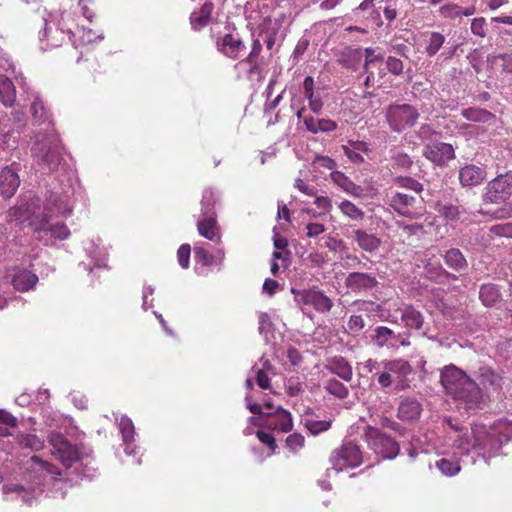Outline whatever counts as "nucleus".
I'll return each instance as SVG.
<instances>
[{
	"label": "nucleus",
	"instance_id": "1",
	"mask_svg": "<svg viewBox=\"0 0 512 512\" xmlns=\"http://www.w3.org/2000/svg\"><path fill=\"white\" fill-rule=\"evenodd\" d=\"M511 438L512 422L499 419L489 427L482 424H475L472 428V439L460 437L455 443L460 449L469 451V449L472 448L483 457L491 458L495 456L502 448V445Z\"/></svg>",
	"mask_w": 512,
	"mask_h": 512
},
{
	"label": "nucleus",
	"instance_id": "2",
	"mask_svg": "<svg viewBox=\"0 0 512 512\" xmlns=\"http://www.w3.org/2000/svg\"><path fill=\"white\" fill-rule=\"evenodd\" d=\"M440 382L447 394L463 401L469 409L479 407L483 402L482 391L477 382L455 365L442 369Z\"/></svg>",
	"mask_w": 512,
	"mask_h": 512
},
{
	"label": "nucleus",
	"instance_id": "3",
	"mask_svg": "<svg viewBox=\"0 0 512 512\" xmlns=\"http://www.w3.org/2000/svg\"><path fill=\"white\" fill-rule=\"evenodd\" d=\"M393 184L399 188L412 191L416 195H420L423 191V185L408 176L394 178ZM389 205L396 213L410 219H419L425 212L423 198L414 196L406 191H391Z\"/></svg>",
	"mask_w": 512,
	"mask_h": 512
},
{
	"label": "nucleus",
	"instance_id": "4",
	"mask_svg": "<svg viewBox=\"0 0 512 512\" xmlns=\"http://www.w3.org/2000/svg\"><path fill=\"white\" fill-rule=\"evenodd\" d=\"M31 152L39 165L50 170L56 169L61 161L60 147L52 132L37 135L31 147Z\"/></svg>",
	"mask_w": 512,
	"mask_h": 512
},
{
	"label": "nucleus",
	"instance_id": "5",
	"mask_svg": "<svg viewBox=\"0 0 512 512\" xmlns=\"http://www.w3.org/2000/svg\"><path fill=\"white\" fill-rule=\"evenodd\" d=\"M41 30L38 33L40 48L43 51L61 47L73 35L65 19H42Z\"/></svg>",
	"mask_w": 512,
	"mask_h": 512
},
{
	"label": "nucleus",
	"instance_id": "6",
	"mask_svg": "<svg viewBox=\"0 0 512 512\" xmlns=\"http://www.w3.org/2000/svg\"><path fill=\"white\" fill-rule=\"evenodd\" d=\"M420 114L411 104H391L386 108L385 118L394 132H402L416 124Z\"/></svg>",
	"mask_w": 512,
	"mask_h": 512
},
{
	"label": "nucleus",
	"instance_id": "7",
	"mask_svg": "<svg viewBox=\"0 0 512 512\" xmlns=\"http://www.w3.org/2000/svg\"><path fill=\"white\" fill-rule=\"evenodd\" d=\"M364 436L369 447L383 459H394L400 452L399 444L375 427L367 426Z\"/></svg>",
	"mask_w": 512,
	"mask_h": 512
},
{
	"label": "nucleus",
	"instance_id": "8",
	"mask_svg": "<svg viewBox=\"0 0 512 512\" xmlns=\"http://www.w3.org/2000/svg\"><path fill=\"white\" fill-rule=\"evenodd\" d=\"M330 463L337 472L355 468L362 463V453L357 445L347 442L332 451Z\"/></svg>",
	"mask_w": 512,
	"mask_h": 512
},
{
	"label": "nucleus",
	"instance_id": "9",
	"mask_svg": "<svg viewBox=\"0 0 512 512\" xmlns=\"http://www.w3.org/2000/svg\"><path fill=\"white\" fill-rule=\"evenodd\" d=\"M485 198L495 204L503 203L512 196V171L498 175L485 188Z\"/></svg>",
	"mask_w": 512,
	"mask_h": 512
},
{
	"label": "nucleus",
	"instance_id": "10",
	"mask_svg": "<svg viewBox=\"0 0 512 512\" xmlns=\"http://www.w3.org/2000/svg\"><path fill=\"white\" fill-rule=\"evenodd\" d=\"M292 293L299 304L312 306L319 313L329 312L333 307L332 300L317 287L299 291L292 289Z\"/></svg>",
	"mask_w": 512,
	"mask_h": 512
},
{
	"label": "nucleus",
	"instance_id": "11",
	"mask_svg": "<svg viewBox=\"0 0 512 512\" xmlns=\"http://www.w3.org/2000/svg\"><path fill=\"white\" fill-rule=\"evenodd\" d=\"M477 385L482 391V395H498L503 386V376L500 372L489 366H481L476 374Z\"/></svg>",
	"mask_w": 512,
	"mask_h": 512
},
{
	"label": "nucleus",
	"instance_id": "12",
	"mask_svg": "<svg viewBox=\"0 0 512 512\" xmlns=\"http://www.w3.org/2000/svg\"><path fill=\"white\" fill-rule=\"evenodd\" d=\"M36 238L44 245L54 244V240H65L70 236L68 227L63 223L48 225V218L44 216L39 227L35 228Z\"/></svg>",
	"mask_w": 512,
	"mask_h": 512
},
{
	"label": "nucleus",
	"instance_id": "13",
	"mask_svg": "<svg viewBox=\"0 0 512 512\" xmlns=\"http://www.w3.org/2000/svg\"><path fill=\"white\" fill-rule=\"evenodd\" d=\"M206 199V196H204V199L202 200V210L204 211V217L198 220L197 230L202 237L218 244L221 242V231L217 224L215 214L210 213L208 210Z\"/></svg>",
	"mask_w": 512,
	"mask_h": 512
},
{
	"label": "nucleus",
	"instance_id": "14",
	"mask_svg": "<svg viewBox=\"0 0 512 512\" xmlns=\"http://www.w3.org/2000/svg\"><path fill=\"white\" fill-rule=\"evenodd\" d=\"M383 368L391 373L397 390L409 388L410 384L407 377L412 373L413 369L408 361L404 359L385 361Z\"/></svg>",
	"mask_w": 512,
	"mask_h": 512
},
{
	"label": "nucleus",
	"instance_id": "15",
	"mask_svg": "<svg viewBox=\"0 0 512 512\" xmlns=\"http://www.w3.org/2000/svg\"><path fill=\"white\" fill-rule=\"evenodd\" d=\"M423 156L438 166H444L454 158V148L451 144L431 142L425 145Z\"/></svg>",
	"mask_w": 512,
	"mask_h": 512
},
{
	"label": "nucleus",
	"instance_id": "16",
	"mask_svg": "<svg viewBox=\"0 0 512 512\" xmlns=\"http://www.w3.org/2000/svg\"><path fill=\"white\" fill-rule=\"evenodd\" d=\"M365 63H364V71L367 74L365 79V86L369 87L370 85H374V83L380 80L383 76L382 73V65L384 62V58L381 54L376 53L373 48L365 49Z\"/></svg>",
	"mask_w": 512,
	"mask_h": 512
},
{
	"label": "nucleus",
	"instance_id": "17",
	"mask_svg": "<svg viewBox=\"0 0 512 512\" xmlns=\"http://www.w3.org/2000/svg\"><path fill=\"white\" fill-rule=\"evenodd\" d=\"M216 48L225 57L236 60L244 50L245 45L238 36L227 33L216 40Z\"/></svg>",
	"mask_w": 512,
	"mask_h": 512
},
{
	"label": "nucleus",
	"instance_id": "18",
	"mask_svg": "<svg viewBox=\"0 0 512 512\" xmlns=\"http://www.w3.org/2000/svg\"><path fill=\"white\" fill-rule=\"evenodd\" d=\"M268 420L265 426L269 429L288 433L293 429V419L291 413L282 407H278L274 412H267Z\"/></svg>",
	"mask_w": 512,
	"mask_h": 512
},
{
	"label": "nucleus",
	"instance_id": "19",
	"mask_svg": "<svg viewBox=\"0 0 512 512\" xmlns=\"http://www.w3.org/2000/svg\"><path fill=\"white\" fill-rule=\"evenodd\" d=\"M20 185V178L13 165L4 167L0 172V194L11 198Z\"/></svg>",
	"mask_w": 512,
	"mask_h": 512
},
{
	"label": "nucleus",
	"instance_id": "20",
	"mask_svg": "<svg viewBox=\"0 0 512 512\" xmlns=\"http://www.w3.org/2000/svg\"><path fill=\"white\" fill-rule=\"evenodd\" d=\"M486 178V171L474 164H467L459 170V181L463 187L480 185Z\"/></svg>",
	"mask_w": 512,
	"mask_h": 512
},
{
	"label": "nucleus",
	"instance_id": "21",
	"mask_svg": "<svg viewBox=\"0 0 512 512\" xmlns=\"http://www.w3.org/2000/svg\"><path fill=\"white\" fill-rule=\"evenodd\" d=\"M194 255L196 262L206 267L222 266L225 260V251L223 249H218L216 254H211L198 243L194 246Z\"/></svg>",
	"mask_w": 512,
	"mask_h": 512
},
{
	"label": "nucleus",
	"instance_id": "22",
	"mask_svg": "<svg viewBox=\"0 0 512 512\" xmlns=\"http://www.w3.org/2000/svg\"><path fill=\"white\" fill-rule=\"evenodd\" d=\"M46 213L44 216L48 218L52 215L67 217L72 213V207L66 195L51 194L48 204L45 207Z\"/></svg>",
	"mask_w": 512,
	"mask_h": 512
},
{
	"label": "nucleus",
	"instance_id": "23",
	"mask_svg": "<svg viewBox=\"0 0 512 512\" xmlns=\"http://www.w3.org/2000/svg\"><path fill=\"white\" fill-rule=\"evenodd\" d=\"M422 412L421 404L413 398L403 399L397 410V417L405 422H412L419 418Z\"/></svg>",
	"mask_w": 512,
	"mask_h": 512
},
{
	"label": "nucleus",
	"instance_id": "24",
	"mask_svg": "<svg viewBox=\"0 0 512 512\" xmlns=\"http://www.w3.org/2000/svg\"><path fill=\"white\" fill-rule=\"evenodd\" d=\"M214 4L211 1H206L199 10L192 12L190 16V24L194 31H200L206 27L212 17Z\"/></svg>",
	"mask_w": 512,
	"mask_h": 512
},
{
	"label": "nucleus",
	"instance_id": "25",
	"mask_svg": "<svg viewBox=\"0 0 512 512\" xmlns=\"http://www.w3.org/2000/svg\"><path fill=\"white\" fill-rule=\"evenodd\" d=\"M353 239L358 247L366 252L372 253L381 246V239L363 229L353 230Z\"/></svg>",
	"mask_w": 512,
	"mask_h": 512
},
{
	"label": "nucleus",
	"instance_id": "26",
	"mask_svg": "<svg viewBox=\"0 0 512 512\" xmlns=\"http://www.w3.org/2000/svg\"><path fill=\"white\" fill-rule=\"evenodd\" d=\"M401 321L407 329L420 330L424 324V316L412 305H406L401 309Z\"/></svg>",
	"mask_w": 512,
	"mask_h": 512
},
{
	"label": "nucleus",
	"instance_id": "27",
	"mask_svg": "<svg viewBox=\"0 0 512 512\" xmlns=\"http://www.w3.org/2000/svg\"><path fill=\"white\" fill-rule=\"evenodd\" d=\"M376 284V278L367 273L352 272L346 278V285L352 290L369 289Z\"/></svg>",
	"mask_w": 512,
	"mask_h": 512
},
{
	"label": "nucleus",
	"instance_id": "28",
	"mask_svg": "<svg viewBox=\"0 0 512 512\" xmlns=\"http://www.w3.org/2000/svg\"><path fill=\"white\" fill-rule=\"evenodd\" d=\"M37 282L38 276L27 269L19 270L12 278L13 287L21 292L33 288Z\"/></svg>",
	"mask_w": 512,
	"mask_h": 512
},
{
	"label": "nucleus",
	"instance_id": "29",
	"mask_svg": "<svg viewBox=\"0 0 512 512\" xmlns=\"http://www.w3.org/2000/svg\"><path fill=\"white\" fill-rule=\"evenodd\" d=\"M363 58L362 51L360 49H354L346 47L342 52L337 62L343 68L355 70L361 63Z\"/></svg>",
	"mask_w": 512,
	"mask_h": 512
},
{
	"label": "nucleus",
	"instance_id": "30",
	"mask_svg": "<svg viewBox=\"0 0 512 512\" xmlns=\"http://www.w3.org/2000/svg\"><path fill=\"white\" fill-rule=\"evenodd\" d=\"M30 112L32 115V120L35 124L46 123L47 126L51 125L50 112L39 96H36L31 103Z\"/></svg>",
	"mask_w": 512,
	"mask_h": 512
},
{
	"label": "nucleus",
	"instance_id": "31",
	"mask_svg": "<svg viewBox=\"0 0 512 512\" xmlns=\"http://www.w3.org/2000/svg\"><path fill=\"white\" fill-rule=\"evenodd\" d=\"M344 154L354 163H363L364 158L361 152L367 153L369 151L368 144L364 141L348 142V145L342 146Z\"/></svg>",
	"mask_w": 512,
	"mask_h": 512
},
{
	"label": "nucleus",
	"instance_id": "32",
	"mask_svg": "<svg viewBox=\"0 0 512 512\" xmlns=\"http://www.w3.org/2000/svg\"><path fill=\"white\" fill-rule=\"evenodd\" d=\"M342 215L353 222H362L365 218V212L350 200H343L338 204Z\"/></svg>",
	"mask_w": 512,
	"mask_h": 512
},
{
	"label": "nucleus",
	"instance_id": "33",
	"mask_svg": "<svg viewBox=\"0 0 512 512\" xmlns=\"http://www.w3.org/2000/svg\"><path fill=\"white\" fill-rule=\"evenodd\" d=\"M328 369L333 373L339 376L344 381H350L353 376L352 368L350 364L343 357H334Z\"/></svg>",
	"mask_w": 512,
	"mask_h": 512
},
{
	"label": "nucleus",
	"instance_id": "34",
	"mask_svg": "<svg viewBox=\"0 0 512 512\" xmlns=\"http://www.w3.org/2000/svg\"><path fill=\"white\" fill-rule=\"evenodd\" d=\"M16 100V89L13 82L3 77L0 79V101L6 107H11Z\"/></svg>",
	"mask_w": 512,
	"mask_h": 512
},
{
	"label": "nucleus",
	"instance_id": "35",
	"mask_svg": "<svg viewBox=\"0 0 512 512\" xmlns=\"http://www.w3.org/2000/svg\"><path fill=\"white\" fill-rule=\"evenodd\" d=\"M445 264L456 271H462L467 267V262L463 254L458 249H450L444 256Z\"/></svg>",
	"mask_w": 512,
	"mask_h": 512
},
{
	"label": "nucleus",
	"instance_id": "36",
	"mask_svg": "<svg viewBox=\"0 0 512 512\" xmlns=\"http://www.w3.org/2000/svg\"><path fill=\"white\" fill-rule=\"evenodd\" d=\"M333 417H327L322 420L306 418L304 426L314 436L328 431L332 427Z\"/></svg>",
	"mask_w": 512,
	"mask_h": 512
},
{
	"label": "nucleus",
	"instance_id": "37",
	"mask_svg": "<svg viewBox=\"0 0 512 512\" xmlns=\"http://www.w3.org/2000/svg\"><path fill=\"white\" fill-rule=\"evenodd\" d=\"M479 296L487 307L493 306L499 299L500 293L494 284H484L480 288Z\"/></svg>",
	"mask_w": 512,
	"mask_h": 512
},
{
	"label": "nucleus",
	"instance_id": "38",
	"mask_svg": "<svg viewBox=\"0 0 512 512\" xmlns=\"http://www.w3.org/2000/svg\"><path fill=\"white\" fill-rule=\"evenodd\" d=\"M438 212L449 222H456L460 220L461 216L465 213V210L452 203H445L439 206Z\"/></svg>",
	"mask_w": 512,
	"mask_h": 512
},
{
	"label": "nucleus",
	"instance_id": "39",
	"mask_svg": "<svg viewBox=\"0 0 512 512\" xmlns=\"http://www.w3.org/2000/svg\"><path fill=\"white\" fill-rule=\"evenodd\" d=\"M461 115L466 120L474 122H488L494 118V115L491 112L481 108L464 109L461 112Z\"/></svg>",
	"mask_w": 512,
	"mask_h": 512
},
{
	"label": "nucleus",
	"instance_id": "40",
	"mask_svg": "<svg viewBox=\"0 0 512 512\" xmlns=\"http://www.w3.org/2000/svg\"><path fill=\"white\" fill-rule=\"evenodd\" d=\"M445 42V36L440 32H431L427 39L425 52L429 57L437 54Z\"/></svg>",
	"mask_w": 512,
	"mask_h": 512
},
{
	"label": "nucleus",
	"instance_id": "41",
	"mask_svg": "<svg viewBox=\"0 0 512 512\" xmlns=\"http://www.w3.org/2000/svg\"><path fill=\"white\" fill-rule=\"evenodd\" d=\"M324 389L339 399H344L348 396V388L338 381L337 379H329L325 382Z\"/></svg>",
	"mask_w": 512,
	"mask_h": 512
},
{
	"label": "nucleus",
	"instance_id": "42",
	"mask_svg": "<svg viewBox=\"0 0 512 512\" xmlns=\"http://www.w3.org/2000/svg\"><path fill=\"white\" fill-rule=\"evenodd\" d=\"M436 467L446 476H454L460 471L458 462L446 458L438 460Z\"/></svg>",
	"mask_w": 512,
	"mask_h": 512
},
{
	"label": "nucleus",
	"instance_id": "43",
	"mask_svg": "<svg viewBox=\"0 0 512 512\" xmlns=\"http://www.w3.org/2000/svg\"><path fill=\"white\" fill-rule=\"evenodd\" d=\"M58 451L61 454L63 463L67 466H70L72 462L77 460L76 450L67 441L60 443Z\"/></svg>",
	"mask_w": 512,
	"mask_h": 512
},
{
	"label": "nucleus",
	"instance_id": "44",
	"mask_svg": "<svg viewBox=\"0 0 512 512\" xmlns=\"http://www.w3.org/2000/svg\"><path fill=\"white\" fill-rule=\"evenodd\" d=\"M119 428L123 437V441L130 443L134 439V424L128 417L120 419Z\"/></svg>",
	"mask_w": 512,
	"mask_h": 512
},
{
	"label": "nucleus",
	"instance_id": "45",
	"mask_svg": "<svg viewBox=\"0 0 512 512\" xmlns=\"http://www.w3.org/2000/svg\"><path fill=\"white\" fill-rule=\"evenodd\" d=\"M439 14L443 18L456 19L462 15V7L457 4H446L440 7Z\"/></svg>",
	"mask_w": 512,
	"mask_h": 512
},
{
	"label": "nucleus",
	"instance_id": "46",
	"mask_svg": "<svg viewBox=\"0 0 512 512\" xmlns=\"http://www.w3.org/2000/svg\"><path fill=\"white\" fill-rule=\"evenodd\" d=\"M20 444L24 448H29L35 451H38L43 448V441L37 435L34 434H27L22 436Z\"/></svg>",
	"mask_w": 512,
	"mask_h": 512
},
{
	"label": "nucleus",
	"instance_id": "47",
	"mask_svg": "<svg viewBox=\"0 0 512 512\" xmlns=\"http://www.w3.org/2000/svg\"><path fill=\"white\" fill-rule=\"evenodd\" d=\"M365 327L364 319L361 315L350 316L347 322L348 332L354 336H357Z\"/></svg>",
	"mask_w": 512,
	"mask_h": 512
},
{
	"label": "nucleus",
	"instance_id": "48",
	"mask_svg": "<svg viewBox=\"0 0 512 512\" xmlns=\"http://www.w3.org/2000/svg\"><path fill=\"white\" fill-rule=\"evenodd\" d=\"M304 444H305V438L300 433L290 434L286 438L287 447L289 448L290 451H292L294 453L299 451L301 448H303Z\"/></svg>",
	"mask_w": 512,
	"mask_h": 512
},
{
	"label": "nucleus",
	"instance_id": "49",
	"mask_svg": "<svg viewBox=\"0 0 512 512\" xmlns=\"http://www.w3.org/2000/svg\"><path fill=\"white\" fill-rule=\"evenodd\" d=\"M393 160H394V165L397 168L405 170V171L409 170L413 165V161H412L411 157L404 152L396 153L393 156Z\"/></svg>",
	"mask_w": 512,
	"mask_h": 512
},
{
	"label": "nucleus",
	"instance_id": "50",
	"mask_svg": "<svg viewBox=\"0 0 512 512\" xmlns=\"http://www.w3.org/2000/svg\"><path fill=\"white\" fill-rule=\"evenodd\" d=\"M190 254H191V246L189 244H182L177 251V259H178L179 265L183 269H187L189 267Z\"/></svg>",
	"mask_w": 512,
	"mask_h": 512
},
{
	"label": "nucleus",
	"instance_id": "51",
	"mask_svg": "<svg viewBox=\"0 0 512 512\" xmlns=\"http://www.w3.org/2000/svg\"><path fill=\"white\" fill-rule=\"evenodd\" d=\"M256 437L261 443L266 445L272 453L275 452V450L277 449V444L273 434H271L270 432L258 430L256 432Z\"/></svg>",
	"mask_w": 512,
	"mask_h": 512
},
{
	"label": "nucleus",
	"instance_id": "52",
	"mask_svg": "<svg viewBox=\"0 0 512 512\" xmlns=\"http://www.w3.org/2000/svg\"><path fill=\"white\" fill-rule=\"evenodd\" d=\"M331 181L340 187L343 191H346L350 183L352 182L344 173L340 171H332L330 174Z\"/></svg>",
	"mask_w": 512,
	"mask_h": 512
},
{
	"label": "nucleus",
	"instance_id": "53",
	"mask_svg": "<svg viewBox=\"0 0 512 512\" xmlns=\"http://www.w3.org/2000/svg\"><path fill=\"white\" fill-rule=\"evenodd\" d=\"M486 26L484 17L474 18L471 22V31L474 35L484 38L486 36Z\"/></svg>",
	"mask_w": 512,
	"mask_h": 512
},
{
	"label": "nucleus",
	"instance_id": "54",
	"mask_svg": "<svg viewBox=\"0 0 512 512\" xmlns=\"http://www.w3.org/2000/svg\"><path fill=\"white\" fill-rule=\"evenodd\" d=\"M380 425L384 428H388L396 432L397 434L403 436L405 434V428L401 426L398 422L390 419L387 416H382L380 418Z\"/></svg>",
	"mask_w": 512,
	"mask_h": 512
},
{
	"label": "nucleus",
	"instance_id": "55",
	"mask_svg": "<svg viewBox=\"0 0 512 512\" xmlns=\"http://www.w3.org/2000/svg\"><path fill=\"white\" fill-rule=\"evenodd\" d=\"M372 341L379 348H382L388 344L389 339L385 333V326H379L375 329L374 335L372 336Z\"/></svg>",
	"mask_w": 512,
	"mask_h": 512
},
{
	"label": "nucleus",
	"instance_id": "56",
	"mask_svg": "<svg viewBox=\"0 0 512 512\" xmlns=\"http://www.w3.org/2000/svg\"><path fill=\"white\" fill-rule=\"evenodd\" d=\"M0 145L4 149H15L17 146V136L13 131L3 133L0 138Z\"/></svg>",
	"mask_w": 512,
	"mask_h": 512
},
{
	"label": "nucleus",
	"instance_id": "57",
	"mask_svg": "<svg viewBox=\"0 0 512 512\" xmlns=\"http://www.w3.org/2000/svg\"><path fill=\"white\" fill-rule=\"evenodd\" d=\"M490 232L501 237H512V223L493 225Z\"/></svg>",
	"mask_w": 512,
	"mask_h": 512
},
{
	"label": "nucleus",
	"instance_id": "58",
	"mask_svg": "<svg viewBox=\"0 0 512 512\" xmlns=\"http://www.w3.org/2000/svg\"><path fill=\"white\" fill-rule=\"evenodd\" d=\"M386 66L389 72H391L394 75H399L403 71V62L393 56H389L386 60Z\"/></svg>",
	"mask_w": 512,
	"mask_h": 512
},
{
	"label": "nucleus",
	"instance_id": "59",
	"mask_svg": "<svg viewBox=\"0 0 512 512\" xmlns=\"http://www.w3.org/2000/svg\"><path fill=\"white\" fill-rule=\"evenodd\" d=\"M318 132H332L338 127L337 123L331 119H318L317 121Z\"/></svg>",
	"mask_w": 512,
	"mask_h": 512
},
{
	"label": "nucleus",
	"instance_id": "60",
	"mask_svg": "<svg viewBox=\"0 0 512 512\" xmlns=\"http://www.w3.org/2000/svg\"><path fill=\"white\" fill-rule=\"evenodd\" d=\"M0 423L11 428H16L18 425L16 417H14L11 413L3 409H0Z\"/></svg>",
	"mask_w": 512,
	"mask_h": 512
},
{
	"label": "nucleus",
	"instance_id": "61",
	"mask_svg": "<svg viewBox=\"0 0 512 512\" xmlns=\"http://www.w3.org/2000/svg\"><path fill=\"white\" fill-rule=\"evenodd\" d=\"M306 236L317 237L325 231V226L321 223H309L306 225Z\"/></svg>",
	"mask_w": 512,
	"mask_h": 512
},
{
	"label": "nucleus",
	"instance_id": "62",
	"mask_svg": "<svg viewBox=\"0 0 512 512\" xmlns=\"http://www.w3.org/2000/svg\"><path fill=\"white\" fill-rule=\"evenodd\" d=\"M377 381L382 388L390 387L394 383L391 373L386 369L378 373Z\"/></svg>",
	"mask_w": 512,
	"mask_h": 512
},
{
	"label": "nucleus",
	"instance_id": "63",
	"mask_svg": "<svg viewBox=\"0 0 512 512\" xmlns=\"http://www.w3.org/2000/svg\"><path fill=\"white\" fill-rule=\"evenodd\" d=\"M314 163L317 164L319 167H323L328 170H333L336 167L335 160L328 156H317L314 160Z\"/></svg>",
	"mask_w": 512,
	"mask_h": 512
},
{
	"label": "nucleus",
	"instance_id": "64",
	"mask_svg": "<svg viewBox=\"0 0 512 512\" xmlns=\"http://www.w3.org/2000/svg\"><path fill=\"white\" fill-rule=\"evenodd\" d=\"M256 382H257L258 386L262 389H269L271 386L270 378L268 377L267 373L262 369H260L257 372Z\"/></svg>",
	"mask_w": 512,
	"mask_h": 512
}]
</instances>
